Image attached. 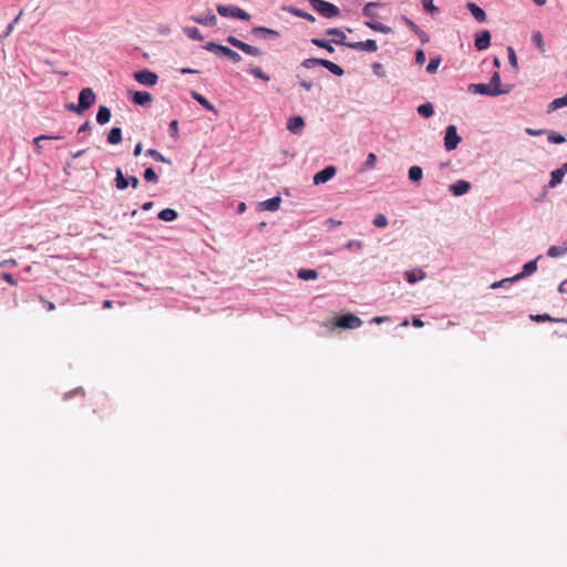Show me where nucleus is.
Here are the masks:
<instances>
[{"label":"nucleus","instance_id":"obj_46","mask_svg":"<svg viewBox=\"0 0 567 567\" xmlns=\"http://www.w3.org/2000/svg\"><path fill=\"white\" fill-rule=\"evenodd\" d=\"M440 63H441V59L440 58H433L430 60L427 66H426V71L429 73H435L437 68L440 66Z\"/></svg>","mask_w":567,"mask_h":567},{"label":"nucleus","instance_id":"obj_19","mask_svg":"<svg viewBox=\"0 0 567 567\" xmlns=\"http://www.w3.org/2000/svg\"><path fill=\"white\" fill-rule=\"evenodd\" d=\"M192 20L196 23L207 25V27H215L217 24V18L214 13L209 12L208 14L204 17H192Z\"/></svg>","mask_w":567,"mask_h":567},{"label":"nucleus","instance_id":"obj_10","mask_svg":"<svg viewBox=\"0 0 567 567\" xmlns=\"http://www.w3.org/2000/svg\"><path fill=\"white\" fill-rule=\"evenodd\" d=\"M347 47L359 50V51H368V52H375L378 50L377 42L374 40H367V41H360V42H349L347 43Z\"/></svg>","mask_w":567,"mask_h":567},{"label":"nucleus","instance_id":"obj_30","mask_svg":"<svg viewBox=\"0 0 567 567\" xmlns=\"http://www.w3.org/2000/svg\"><path fill=\"white\" fill-rule=\"evenodd\" d=\"M532 41L534 42V44L538 48V50L540 51V53H545L546 49H545V42H544V39H543V34L540 31H535L532 35Z\"/></svg>","mask_w":567,"mask_h":567},{"label":"nucleus","instance_id":"obj_52","mask_svg":"<svg viewBox=\"0 0 567 567\" xmlns=\"http://www.w3.org/2000/svg\"><path fill=\"white\" fill-rule=\"evenodd\" d=\"M548 141L555 144H561L565 142V137L560 134L550 133L548 135Z\"/></svg>","mask_w":567,"mask_h":567},{"label":"nucleus","instance_id":"obj_54","mask_svg":"<svg viewBox=\"0 0 567 567\" xmlns=\"http://www.w3.org/2000/svg\"><path fill=\"white\" fill-rule=\"evenodd\" d=\"M169 133L174 138L178 137V122L176 120L172 121L169 124Z\"/></svg>","mask_w":567,"mask_h":567},{"label":"nucleus","instance_id":"obj_53","mask_svg":"<svg viewBox=\"0 0 567 567\" xmlns=\"http://www.w3.org/2000/svg\"><path fill=\"white\" fill-rule=\"evenodd\" d=\"M532 319L534 321H537V322H542V321H559L558 319H554L551 318L549 315H536V316H532Z\"/></svg>","mask_w":567,"mask_h":567},{"label":"nucleus","instance_id":"obj_2","mask_svg":"<svg viewBox=\"0 0 567 567\" xmlns=\"http://www.w3.org/2000/svg\"><path fill=\"white\" fill-rule=\"evenodd\" d=\"M333 326L341 329H357L362 326V320L353 313H347L337 317Z\"/></svg>","mask_w":567,"mask_h":567},{"label":"nucleus","instance_id":"obj_34","mask_svg":"<svg viewBox=\"0 0 567 567\" xmlns=\"http://www.w3.org/2000/svg\"><path fill=\"white\" fill-rule=\"evenodd\" d=\"M298 278L302 280H313L318 278V272L313 269H300Z\"/></svg>","mask_w":567,"mask_h":567},{"label":"nucleus","instance_id":"obj_13","mask_svg":"<svg viewBox=\"0 0 567 567\" xmlns=\"http://www.w3.org/2000/svg\"><path fill=\"white\" fill-rule=\"evenodd\" d=\"M468 91L475 94H482V95H488V96H496L494 91L491 89L489 83H477V84H470Z\"/></svg>","mask_w":567,"mask_h":567},{"label":"nucleus","instance_id":"obj_15","mask_svg":"<svg viewBox=\"0 0 567 567\" xmlns=\"http://www.w3.org/2000/svg\"><path fill=\"white\" fill-rule=\"evenodd\" d=\"M305 126V121L301 116H292L288 120L287 128L293 133L299 134Z\"/></svg>","mask_w":567,"mask_h":567},{"label":"nucleus","instance_id":"obj_25","mask_svg":"<svg viewBox=\"0 0 567 567\" xmlns=\"http://www.w3.org/2000/svg\"><path fill=\"white\" fill-rule=\"evenodd\" d=\"M321 66L326 68L327 70H329L331 73H333L337 76H341L344 73V71L341 66H339L338 64H336L329 60H326V59L322 60Z\"/></svg>","mask_w":567,"mask_h":567},{"label":"nucleus","instance_id":"obj_27","mask_svg":"<svg viewBox=\"0 0 567 567\" xmlns=\"http://www.w3.org/2000/svg\"><path fill=\"white\" fill-rule=\"evenodd\" d=\"M107 142L113 145L120 144L122 142V130L113 127L107 135Z\"/></svg>","mask_w":567,"mask_h":567},{"label":"nucleus","instance_id":"obj_20","mask_svg":"<svg viewBox=\"0 0 567 567\" xmlns=\"http://www.w3.org/2000/svg\"><path fill=\"white\" fill-rule=\"evenodd\" d=\"M133 102L137 105H146L152 102V95L145 91H136L133 95Z\"/></svg>","mask_w":567,"mask_h":567},{"label":"nucleus","instance_id":"obj_11","mask_svg":"<svg viewBox=\"0 0 567 567\" xmlns=\"http://www.w3.org/2000/svg\"><path fill=\"white\" fill-rule=\"evenodd\" d=\"M540 258L537 257L535 260L528 261L524 265L522 272L515 275L514 277H511V280H520L527 276L533 275L537 270V260Z\"/></svg>","mask_w":567,"mask_h":567},{"label":"nucleus","instance_id":"obj_35","mask_svg":"<svg viewBox=\"0 0 567 567\" xmlns=\"http://www.w3.org/2000/svg\"><path fill=\"white\" fill-rule=\"evenodd\" d=\"M423 171L420 166H412L409 169V178L414 182L419 183L422 179Z\"/></svg>","mask_w":567,"mask_h":567},{"label":"nucleus","instance_id":"obj_64","mask_svg":"<svg viewBox=\"0 0 567 567\" xmlns=\"http://www.w3.org/2000/svg\"><path fill=\"white\" fill-rule=\"evenodd\" d=\"M142 153V143H137L135 148H134V156L137 157L140 154Z\"/></svg>","mask_w":567,"mask_h":567},{"label":"nucleus","instance_id":"obj_36","mask_svg":"<svg viewBox=\"0 0 567 567\" xmlns=\"http://www.w3.org/2000/svg\"><path fill=\"white\" fill-rule=\"evenodd\" d=\"M567 254V247L551 246L549 247L547 255L550 258H557Z\"/></svg>","mask_w":567,"mask_h":567},{"label":"nucleus","instance_id":"obj_22","mask_svg":"<svg viewBox=\"0 0 567 567\" xmlns=\"http://www.w3.org/2000/svg\"><path fill=\"white\" fill-rule=\"evenodd\" d=\"M111 118V111L106 106H100L97 114H96V121L99 124L104 125L107 122H110Z\"/></svg>","mask_w":567,"mask_h":567},{"label":"nucleus","instance_id":"obj_29","mask_svg":"<svg viewBox=\"0 0 567 567\" xmlns=\"http://www.w3.org/2000/svg\"><path fill=\"white\" fill-rule=\"evenodd\" d=\"M115 185L117 189H125L128 186V178H125L121 168L116 169Z\"/></svg>","mask_w":567,"mask_h":567},{"label":"nucleus","instance_id":"obj_51","mask_svg":"<svg viewBox=\"0 0 567 567\" xmlns=\"http://www.w3.org/2000/svg\"><path fill=\"white\" fill-rule=\"evenodd\" d=\"M204 48L207 51L215 52V53L218 54L219 51L221 50L223 45L221 44H217L215 42H207Z\"/></svg>","mask_w":567,"mask_h":567},{"label":"nucleus","instance_id":"obj_12","mask_svg":"<svg viewBox=\"0 0 567 567\" xmlns=\"http://www.w3.org/2000/svg\"><path fill=\"white\" fill-rule=\"evenodd\" d=\"M491 45V33L488 30H484L475 37V48L478 51L488 49Z\"/></svg>","mask_w":567,"mask_h":567},{"label":"nucleus","instance_id":"obj_31","mask_svg":"<svg viewBox=\"0 0 567 567\" xmlns=\"http://www.w3.org/2000/svg\"><path fill=\"white\" fill-rule=\"evenodd\" d=\"M417 113L423 117H430L434 113L433 104L427 102L417 107Z\"/></svg>","mask_w":567,"mask_h":567},{"label":"nucleus","instance_id":"obj_60","mask_svg":"<svg viewBox=\"0 0 567 567\" xmlns=\"http://www.w3.org/2000/svg\"><path fill=\"white\" fill-rule=\"evenodd\" d=\"M374 162H375V155L370 153L368 156V159H367V166L372 167L374 165Z\"/></svg>","mask_w":567,"mask_h":567},{"label":"nucleus","instance_id":"obj_14","mask_svg":"<svg viewBox=\"0 0 567 567\" xmlns=\"http://www.w3.org/2000/svg\"><path fill=\"white\" fill-rule=\"evenodd\" d=\"M251 33L256 37H260V38H279V32L274 30V29H269V28H266V27H255L252 28L251 30Z\"/></svg>","mask_w":567,"mask_h":567},{"label":"nucleus","instance_id":"obj_42","mask_svg":"<svg viewBox=\"0 0 567 567\" xmlns=\"http://www.w3.org/2000/svg\"><path fill=\"white\" fill-rule=\"evenodd\" d=\"M143 176H144L145 181H147V182H152V183L158 182V176L152 167L146 168Z\"/></svg>","mask_w":567,"mask_h":567},{"label":"nucleus","instance_id":"obj_37","mask_svg":"<svg viewBox=\"0 0 567 567\" xmlns=\"http://www.w3.org/2000/svg\"><path fill=\"white\" fill-rule=\"evenodd\" d=\"M311 42L319 47L326 49L328 52L332 53L334 51L333 47L331 45V41H327L323 39L313 38Z\"/></svg>","mask_w":567,"mask_h":567},{"label":"nucleus","instance_id":"obj_49","mask_svg":"<svg viewBox=\"0 0 567 567\" xmlns=\"http://www.w3.org/2000/svg\"><path fill=\"white\" fill-rule=\"evenodd\" d=\"M291 12H292L295 16H297V17H299V18H302V19H306V20H308V21H310V22H313V21L316 20V18H315L312 14H310V13H308V12H305V11H301V10H299V9H293V10H291Z\"/></svg>","mask_w":567,"mask_h":567},{"label":"nucleus","instance_id":"obj_26","mask_svg":"<svg viewBox=\"0 0 567 567\" xmlns=\"http://www.w3.org/2000/svg\"><path fill=\"white\" fill-rule=\"evenodd\" d=\"M192 97L194 100H196L206 110L216 113V109L214 107V105L206 97H204L202 94H199V93L194 91V92H192Z\"/></svg>","mask_w":567,"mask_h":567},{"label":"nucleus","instance_id":"obj_4","mask_svg":"<svg viewBox=\"0 0 567 567\" xmlns=\"http://www.w3.org/2000/svg\"><path fill=\"white\" fill-rule=\"evenodd\" d=\"M95 94L92 89L85 87L79 94V104L76 105V113L81 114L95 103Z\"/></svg>","mask_w":567,"mask_h":567},{"label":"nucleus","instance_id":"obj_58","mask_svg":"<svg viewBox=\"0 0 567 567\" xmlns=\"http://www.w3.org/2000/svg\"><path fill=\"white\" fill-rule=\"evenodd\" d=\"M40 300L45 305L48 311H53L55 309V305L53 302L45 300L43 297H40Z\"/></svg>","mask_w":567,"mask_h":567},{"label":"nucleus","instance_id":"obj_56","mask_svg":"<svg viewBox=\"0 0 567 567\" xmlns=\"http://www.w3.org/2000/svg\"><path fill=\"white\" fill-rule=\"evenodd\" d=\"M2 279L6 280L7 282H9L12 286L17 285V281H16V279L13 278V276L11 274H8V272L3 274L2 275Z\"/></svg>","mask_w":567,"mask_h":567},{"label":"nucleus","instance_id":"obj_40","mask_svg":"<svg viewBox=\"0 0 567 567\" xmlns=\"http://www.w3.org/2000/svg\"><path fill=\"white\" fill-rule=\"evenodd\" d=\"M322 60L323 59L309 58V59L303 60L302 66L306 69H312L317 65H322Z\"/></svg>","mask_w":567,"mask_h":567},{"label":"nucleus","instance_id":"obj_1","mask_svg":"<svg viewBox=\"0 0 567 567\" xmlns=\"http://www.w3.org/2000/svg\"><path fill=\"white\" fill-rule=\"evenodd\" d=\"M309 3L313 10L324 18H334L340 14V10L333 3L324 0H309Z\"/></svg>","mask_w":567,"mask_h":567},{"label":"nucleus","instance_id":"obj_47","mask_svg":"<svg viewBox=\"0 0 567 567\" xmlns=\"http://www.w3.org/2000/svg\"><path fill=\"white\" fill-rule=\"evenodd\" d=\"M367 25L377 31L388 32V30H389L388 27H385L382 23L374 21V20L368 21Z\"/></svg>","mask_w":567,"mask_h":567},{"label":"nucleus","instance_id":"obj_33","mask_svg":"<svg viewBox=\"0 0 567 567\" xmlns=\"http://www.w3.org/2000/svg\"><path fill=\"white\" fill-rule=\"evenodd\" d=\"M405 277H406V280L411 284H414L416 282L417 280H421L425 277V274L423 270L421 269H417V270H413V271H408L405 274Z\"/></svg>","mask_w":567,"mask_h":567},{"label":"nucleus","instance_id":"obj_45","mask_svg":"<svg viewBox=\"0 0 567 567\" xmlns=\"http://www.w3.org/2000/svg\"><path fill=\"white\" fill-rule=\"evenodd\" d=\"M378 7V3H374V2H369L368 4L364 6L363 8V14L368 18H373L374 17V10L377 9Z\"/></svg>","mask_w":567,"mask_h":567},{"label":"nucleus","instance_id":"obj_6","mask_svg":"<svg viewBox=\"0 0 567 567\" xmlns=\"http://www.w3.org/2000/svg\"><path fill=\"white\" fill-rule=\"evenodd\" d=\"M461 143V137L457 135L456 126L450 125L445 131L444 136V146L447 152L454 151L457 148Z\"/></svg>","mask_w":567,"mask_h":567},{"label":"nucleus","instance_id":"obj_55","mask_svg":"<svg viewBox=\"0 0 567 567\" xmlns=\"http://www.w3.org/2000/svg\"><path fill=\"white\" fill-rule=\"evenodd\" d=\"M415 62L417 64H423L425 62V53L423 50L419 49L416 52H415Z\"/></svg>","mask_w":567,"mask_h":567},{"label":"nucleus","instance_id":"obj_41","mask_svg":"<svg viewBox=\"0 0 567 567\" xmlns=\"http://www.w3.org/2000/svg\"><path fill=\"white\" fill-rule=\"evenodd\" d=\"M249 72L257 79H260L265 82H268L270 78L260 69V68H251Z\"/></svg>","mask_w":567,"mask_h":567},{"label":"nucleus","instance_id":"obj_57","mask_svg":"<svg viewBox=\"0 0 567 567\" xmlns=\"http://www.w3.org/2000/svg\"><path fill=\"white\" fill-rule=\"evenodd\" d=\"M515 280H511V278H505L503 280L496 281L492 284L491 288L496 289L498 287H503V282H514Z\"/></svg>","mask_w":567,"mask_h":567},{"label":"nucleus","instance_id":"obj_5","mask_svg":"<svg viewBox=\"0 0 567 567\" xmlns=\"http://www.w3.org/2000/svg\"><path fill=\"white\" fill-rule=\"evenodd\" d=\"M227 42L241 50L244 53L248 54V55H251V56H260L262 54L261 50L257 47H254V45H250L239 39H237L236 37L234 35H229L227 37Z\"/></svg>","mask_w":567,"mask_h":567},{"label":"nucleus","instance_id":"obj_59","mask_svg":"<svg viewBox=\"0 0 567 567\" xmlns=\"http://www.w3.org/2000/svg\"><path fill=\"white\" fill-rule=\"evenodd\" d=\"M130 184H131V186H132L133 188H136V187L138 186V184H140V181H138V178H137V177H135V176H131V177L128 178V185H130Z\"/></svg>","mask_w":567,"mask_h":567},{"label":"nucleus","instance_id":"obj_61","mask_svg":"<svg viewBox=\"0 0 567 567\" xmlns=\"http://www.w3.org/2000/svg\"><path fill=\"white\" fill-rule=\"evenodd\" d=\"M300 85H301L305 90H307V91H310V90H311V87H312V83H311V82H308V81H306V80H301V81H300Z\"/></svg>","mask_w":567,"mask_h":567},{"label":"nucleus","instance_id":"obj_23","mask_svg":"<svg viewBox=\"0 0 567 567\" xmlns=\"http://www.w3.org/2000/svg\"><path fill=\"white\" fill-rule=\"evenodd\" d=\"M218 54L228 58L234 63H238L241 61V56L236 51L225 45H223Z\"/></svg>","mask_w":567,"mask_h":567},{"label":"nucleus","instance_id":"obj_48","mask_svg":"<svg viewBox=\"0 0 567 567\" xmlns=\"http://www.w3.org/2000/svg\"><path fill=\"white\" fill-rule=\"evenodd\" d=\"M507 52H508V62L509 64L514 68V69H518V65H517V56H516V53L514 51V49L512 47H508L507 48Z\"/></svg>","mask_w":567,"mask_h":567},{"label":"nucleus","instance_id":"obj_18","mask_svg":"<svg viewBox=\"0 0 567 567\" xmlns=\"http://www.w3.org/2000/svg\"><path fill=\"white\" fill-rule=\"evenodd\" d=\"M326 34L332 35L333 39L331 40V42H333L336 44L347 45V43H348V42H346V34L340 29H337V28L328 29L326 31Z\"/></svg>","mask_w":567,"mask_h":567},{"label":"nucleus","instance_id":"obj_8","mask_svg":"<svg viewBox=\"0 0 567 567\" xmlns=\"http://www.w3.org/2000/svg\"><path fill=\"white\" fill-rule=\"evenodd\" d=\"M488 83H489L491 89L496 94V96L503 95V94H508L512 91V89H513V85H511V84L502 85V83H501V75H499L498 72H495L492 75V78H491Z\"/></svg>","mask_w":567,"mask_h":567},{"label":"nucleus","instance_id":"obj_16","mask_svg":"<svg viewBox=\"0 0 567 567\" xmlns=\"http://www.w3.org/2000/svg\"><path fill=\"white\" fill-rule=\"evenodd\" d=\"M471 189V184L466 181H458L450 186V190L455 196H462Z\"/></svg>","mask_w":567,"mask_h":567},{"label":"nucleus","instance_id":"obj_21","mask_svg":"<svg viewBox=\"0 0 567 567\" xmlns=\"http://www.w3.org/2000/svg\"><path fill=\"white\" fill-rule=\"evenodd\" d=\"M61 136H54V135H40L33 140L34 145V152L37 155H41L43 152V147L41 145L42 141H50V140H60Z\"/></svg>","mask_w":567,"mask_h":567},{"label":"nucleus","instance_id":"obj_9","mask_svg":"<svg viewBox=\"0 0 567 567\" xmlns=\"http://www.w3.org/2000/svg\"><path fill=\"white\" fill-rule=\"evenodd\" d=\"M336 173H337V169L334 166H332V165L327 166L326 168L318 172L313 176V184L319 185V184L327 183L336 175Z\"/></svg>","mask_w":567,"mask_h":567},{"label":"nucleus","instance_id":"obj_62","mask_svg":"<svg viewBox=\"0 0 567 567\" xmlns=\"http://www.w3.org/2000/svg\"><path fill=\"white\" fill-rule=\"evenodd\" d=\"M558 291L561 293H567V279L559 285Z\"/></svg>","mask_w":567,"mask_h":567},{"label":"nucleus","instance_id":"obj_43","mask_svg":"<svg viewBox=\"0 0 567 567\" xmlns=\"http://www.w3.org/2000/svg\"><path fill=\"white\" fill-rule=\"evenodd\" d=\"M185 32L193 40H199V41L203 40V35H202L200 31L195 27L187 28L185 30Z\"/></svg>","mask_w":567,"mask_h":567},{"label":"nucleus","instance_id":"obj_38","mask_svg":"<svg viewBox=\"0 0 567 567\" xmlns=\"http://www.w3.org/2000/svg\"><path fill=\"white\" fill-rule=\"evenodd\" d=\"M146 155L151 156L152 158H154L155 161L157 162H162V163H168L171 164V161L167 159L166 157H164L158 151L154 150V148H150L146 151Z\"/></svg>","mask_w":567,"mask_h":567},{"label":"nucleus","instance_id":"obj_3","mask_svg":"<svg viewBox=\"0 0 567 567\" xmlns=\"http://www.w3.org/2000/svg\"><path fill=\"white\" fill-rule=\"evenodd\" d=\"M216 9L221 17H230L240 20L250 19V14L239 7L218 4Z\"/></svg>","mask_w":567,"mask_h":567},{"label":"nucleus","instance_id":"obj_50","mask_svg":"<svg viewBox=\"0 0 567 567\" xmlns=\"http://www.w3.org/2000/svg\"><path fill=\"white\" fill-rule=\"evenodd\" d=\"M423 9L430 13L437 12V8L433 4V0H421Z\"/></svg>","mask_w":567,"mask_h":567},{"label":"nucleus","instance_id":"obj_17","mask_svg":"<svg viewBox=\"0 0 567 567\" xmlns=\"http://www.w3.org/2000/svg\"><path fill=\"white\" fill-rule=\"evenodd\" d=\"M468 11L472 13V16L474 17V19L478 22H484L486 21V13L485 11L480 8L476 3L474 2H468L466 4Z\"/></svg>","mask_w":567,"mask_h":567},{"label":"nucleus","instance_id":"obj_7","mask_svg":"<svg viewBox=\"0 0 567 567\" xmlns=\"http://www.w3.org/2000/svg\"><path fill=\"white\" fill-rule=\"evenodd\" d=\"M134 79L140 84L146 85V86H154L158 81L157 74L150 70H142V71L134 73Z\"/></svg>","mask_w":567,"mask_h":567},{"label":"nucleus","instance_id":"obj_39","mask_svg":"<svg viewBox=\"0 0 567 567\" xmlns=\"http://www.w3.org/2000/svg\"><path fill=\"white\" fill-rule=\"evenodd\" d=\"M564 106H567V93L564 96H561V97L555 99L549 104V109L550 110H558V109L564 107Z\"/></svg>","mask_w":567,"mask_h":567},{"label":"nucleus","instance_id":"obj_24","mask_svg":"<svg viewBox=\"0 0 567 567\" xmlns=\"http://www.w3.org/2000/svg\"><path fill=\"white\" fill-rule=\"evenodd\" d=\"M281 198L279 196L272 197L261 203V206L266 210L275 212L279 208Z\"/></svg>","mask_w":567,"mask_h":567},{"label":"nucleus","instance_id":"obj_28","mask_svg":"<svg viewBox=\"0 0 567 567\" xmlns=\"http://www.w3.org/2000/svg\"><path fill=\"white\" fill-rule=\"evenodd\" d=\"M177 212L172 208H165L158 213V218L164 221H173L177 218Z\"/></svg>","mask_w":567,"mask_h":567},{"label":"nucleus","instance_id":"obj_44","mask_svg":"<svg viewBox=\"0 0 567 567\" xmlns=\"http://www.w3.org/2000/svg\"><path fill=\"white\" fill-rule=\"evenodd\" d=\"M373 225L378 228H384L386 227L388 225V218L385 215L383 214H379L374 219H373Z\"/></svg>","mask_w":567,"mask_h":567},{"label":"nucleus","instance_id":"obj_32","mask_svg":"<svg viewBox=\"0 0 567 567\" xmlns=\"http://www.w3.org/2000/svg\"><path fill=\"white\" fill-rule=\"evenodd\" d=\"M564 174L563 172H560L559 169H555L554 172H551L550 174V181L548 183V186L550 188H554L556 187L558 184L561 183L563 178H564Z\"/></svg>","mask_w":567,"mask_h":567},{"label":"nucleus","instance_id":"obj_63","mask_svg":"<svg viewBox=\"0 0 567 567\" xmlns=\"http://www.w3.org/2000/svg\"><path fill=\"white\" fill-rule=\"evenodd\" d=\"M385 321H388V317H374L371 320V322H375V323H382V322H385Z\"/></svg>","mask_w":567,"mask_h":567}]
</instances>
